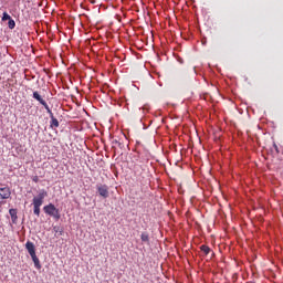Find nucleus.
I'll return each mask as SVG.
<instances>
[{"label": "nucleus", "instance_id": "9b49d317", "mask_svg": "<svg viewBox=\"0 0 283 283\" xmlns=\"http://www.w3.org/2000/svg\"><path fill=\"white\" fill-rule=\"evenodd\" d=\"M142 242H149V234L147 232H143L140 235Z\"/></svg>", "mask_w": 283, "mask_h": 283}, {"label": "nucleus", "instance_id": "f03ea898", "mask_svg": "<svg viewBox=\"0 0 283 283\" xmlns=\"http://www.w3.org/2000/svg\"><path fill=\"white\" fill-rule=\"evenodd\" d=\"M43 211L44 213H46V216H51V218H54V220H61V212L53 203L44 206Z\"/></svg>", "mask_w": 283, "mask_h": 283}, {"label": "nucleus", "instance_id": "20e7f679", "mask_svg": "<svg viewBox=\"0 0 283 283\" xmlns=\"http://www.w3.org/2000/svg\"><path fill=\"white\" fill-rule=\"evenodd\" d=\"M97 193L101 198L107 199L109 198V187L107 185H96Z\"/></svg>", "mask_w": 283, "mask_h": 283}, {"label": "nucleus", "instance_id": "4468645a", "mask_svg": "<svg viewBox=\"0 0 283 283\" xmlns=\"http://www.w3.org/2000/svg\"><path fill=\"white\" fill-rule=\"evenodd\" d=\"M113 145H117L118 147H120L123 144H120V142H118V140H113Z\"/></svg>", "mask_w": 283, "mask_h": 283}, {"label": "nucleus", "instance_id": "0eeeda50", "mask_svg": "<svg viewBox=\"0 0 283 283\" xmlns=\"http://www.w3.org/2000/svg\"><path fill=\"white\" fill-rule=\"evenodd\" d=\"M46 112L51 118V127H59V119L54 117V113H52V109L48 108Z\"/></svg>", "mask_w": 283, "mask_h": 283}, {"label": "nucleus", "instance_id": "dca6fc26", "mask_svg": "<svg viewBox=\"0 0 283 283\" xmlns=\"http://www.w3.org/2000/svg\"><path fill=\"white\" fill-rule=\"evenodd\" d=\"M21 0H15V3H20Z\"/></svg>", "mask_w": 283, "mask_h": 283}, {"label": "nucleus", "instance_id": "39448f33", "mask_svg": "<svg viewBox=\"0 0 283 283\" xmlns=\"http://www.w3.org/2000/svg\"><path fill=\"white\" fill-rule=\"evenodd\" d=\"M33 98L35 101H38L40 105H43V107L45 109H50V106L48 105V102H45V99H43V97L41 96V94H39V92H36V91L33 92Z\"/></svg>", "mask_w": 283, "mask_h": 283}, {"label": "nucleus", "instance_id": "f257e3e1", "mask_svg": "<svg viewBox=\"0 0 283 283\" xmlns=\"http://www.w3.org/2000/svg\"><path fill=\"white\" fill-rule=\"evenodd\" d=\"M48 198V191L45 189H42L39 191L38 196L33 197V213L34 216H41V207L43 206V202Z\"/></svg>", "mask_w": 283, "mask_h": 283}, {"label": "nucleus", "instance_id": "9d476101", "mask_svg": "<svg viewBox=\"0 0 283 283\" xmlns=\"http://www.w3.org/2000/svg\"><path fill=\"white\" fill-rule=\"evenodd\" d=\"M8 21H9L8 22L9 30H14V28H17V22H14V20L12 18Z\"/></svg>", "mask_w": 283, "mask_h": 283}, {"label": "nucleus", "instance_id": "2eb2a0df", "mask_svg": "<svg viewBox=\"0 0 283 283\" xmlns=\"http://www.w3.org/2000/svg\"><path fill=\"white\" fill-rule=\"evenodd\" d=\"M33 182H39V177L38 176L33 177Z\"/></svg>", "mask_w": 283, "mask_h": 283}, {"label": "nucleus", "instance_id": "6e6552de", "mask_svg": "<svg viewBox=\"0 0 283 283\" xmlns=\"http://www.w3.org/2000/svg\"><path fill=\"white\" fill-rule=\"evenodd\" d=\"M33 260V264L35 266V269L40 270L41 269V261L39 260V256H36V254H33V256H31Z\"/></svg>", "mask_w": 283, "mask_h": 283}, {"label": "nucleus", "instance_id": "f8f14e48", "mask_svg": "<svg viewBox=\"0 0 283 283\" xmlns=\"http://www.w3.org/2000/svg\"><path fill=\"white\" fill-rule=\"evenodd\" d=\"M11 19H12V17H10L8 12L4 11V12L2 13V19H1V21H9V20H11Z\"/></svg>", "mask_w": 283, "mask_h": 283}, {"label": "nucleus", "instance_id": "ddd939ff", "mask_svg": "<svg viewBox=\"0 0 283 283\" xmlns=\"http://www.w3.org/2000/svg\"><path fill=\"white\" fill-rule=\"evenodd\" d=\"M9 213H10L12 219L17 218V209H10Z\"/></svg>", "mask_w": 283, "mask_h": 283}, {"label": "nucleus", "instance_id": "7ed1b4c3", "mask_svg": "<svg viewBox=\"0 0 283 283\" xmlns=\"http://www.w3.org/2000/svg\"><path fill=\"white\" fill-rule=\"evenodd\" d=\"M12 190L6 184H0V202L10 199Z\"/></svg>", "mask_w": 283, "mask_h": 283}, {"label": "nucleus", "instance_id": "423d86ee", "mask_svg": "<svg viewBox=\"0 0 283 283\" xmlns=\"http://www.w3.org/2000/svg\"><path fill=\"white\" fill-rule=\"evenodd\" d=\"M25 249H27L29 255H31V256L36 255V248L34 247L33 242L28 241L25 243Z\"/></svg>", "mask_w": 283, "mask_h": 283}, {"label": "nucleus", "instance_id": "1a4fd4ad", "mask_svg": "<svg viewBox=\"0 0 283 283\" xmlns=\"http://www.w3.org/2000/svg\"><path fill=\"white\" fill-rule=\"evenodd\" d=\"M200 250L202 251V253H205V255H209L211 253V248L206 244L201 245Z\"/></svg>", "mask_w": 283, "mask_h": 283}]
</instances>
